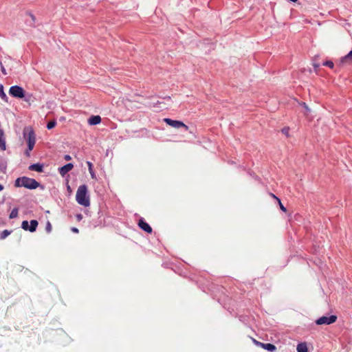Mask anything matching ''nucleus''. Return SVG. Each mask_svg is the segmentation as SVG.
Here are the masks:
<instances>
[{
    "label": "nucleus",
    "mask_w": 352,
    "mask_h": 352,
    "mask_svg": "<svg viewBox=\"0 0 352 352\" xmlns=\"http://www.w3.org/2000/svg\"><path fill=\"white\" fill-rule=\"evenodd\" d=\"M262 348L271 352H273L276 349V346L271 343H263Z\"/></svg>",
    "instance_id": "14"
},
{
    "label": "nucleus",
    "mask_w": 352,
    "mask_h": 352,
    "mask_svg": "<svg viewBox=\"0 0 352 352\" xmlns=\"http://www.w3.org/2000/svg\"><path fill=\"white\" fill-rule=\"evenodd\" d=\"M76 219H77V221H81V220H82V214H77L76 215Z\"/></svg>",
    "instance_id": "30"
},
{
    "label": "nucleus",
    "mask_w": 352,
    "mask_h": 352,
    "mask_svg": "<svg viewBox=\"0 0 352 352\" xmlns=\"http://www.w3.org/2000/svg\"><path fill=\"white\" fill-rule=\"evenodd\" d=\"M6 169V164L3 162L0 161V170L4 171Z\"/></svg>",
    "instance_id": "27"
},
{
    "label": "nucleus",
    "mask_w": 352,
    "mask_h": 352,
    "mask_svg": "<svg viewBox=\"0 0 352 352\" xmlns=\"http://www.w3.org/2000/svg\"><path fill=\"white\" fill-rule=\"evenodd\" d=\"M52 229V224L49 221H47L46 226H45V230L47 233H50V232H51Z\"/></svg>",
    "instance_id": "25"
},
{
    "label": "nucleus",
    "mask_w": 352,
    "mask_h": 352,
    "mask_svg": "<svg viewBox=\"0 0 352 352\" xmlns=\"http://www.w3.org/2000/svg\"><path fill=\"white\" fill-rule=\"evenodd\" d=\"M71 230L74 232V233H78L79 232V230L77 228H75V227H72L71 228Z\"/></svg>",
    "instance_id": "31"
},
{
    "label": "nucleus",
    "mask_w": 352,
    "mask_h": 352,
    "mask_svg": "<svg viewBox=\"0 0 352 352\" xmlns=\"http://www.w3.org/2000/svg\"><path fill=\"white\" fill-rule=\"evenodd\" d=\"M1 72L2 73L4 74V75H6L7 74V72H6V70L5 69V67L1 65Z\"/></svg>",
    "instance_id": "33"
},
{
    "label": "nucleus",
    "mask_w": 352,
    "mask_h": 352,
    "mask_svg": "<svg viewBox=\"0 0 352 352\" xmlns=\"http://www.w3.org/2000/svg\"><path fill=\"white\" fill-rule=\"evenodd\" d=\"M254 344H255L256 346H260V347H261V348H262V345H263V342H261L257 341V340H254Z\"/></svg>",
    "instance_id": "29"
},
{
    "label": "nucleus",
    "mask_w": 352,
    "mask_h": 352,
    "mask_svg": "<svg viewBox=\"0 0 352 352\" xmlns=\"http://www.w3.org/2000/svg\"><path fill=\"white\" fill-rule=\"evenodd\" d=\"M23 139L27 142V148L25 151V156L30 157V152L34 148L36 138V134L32 127H26L23 131Z\"/></svg>",
    "instance_id": "1"
},
{
    "label": "nucleus",
    "mask_w": 352,
    "mask_h": 352,
    "mask_svg": "<svg viewBox=\"0 0 352 352\" xmlns=\"http://www.w3.org/2000/svg\"><path fill=\"white\" fill-rule=\"evenodd\" d=\"M337 320V316L331 315L330 316H322L316 320V323L318 325L330 324L334 323Z\"/></svg>",
    "instance_id": "5"
},
{
    "label": "nucleus",
    "mask_w": 352,
    "mask_h": 352,
    "mask_svg": "<svg viewBox=\"0 0 352 352\" xmlns=\"http://www.w3.org/2000/svg\"><path fill=\"white\" fill-rule=\"evenodd\" d=\"M289 127H284L283 129H282V133L283 134H285L287 137L289 136Z\"/></svg>",
    "instance_id": "28"
},
{
    "label": "nucleus",
    "mask_w": 352,
    "mask_h": 352,
    "mask_svg": "<svg viewBox=\"0 0 352 352\" xmlns=\"http://www.w3.org/2000/svg\"><path fill=\"white\" fill-rule=\"evenodd\" d=\"M15 186H18V187L22 186V179L21 178L19 177L16 179V180L15 182Z\"/></svg>",
    "instance_id": "26"
},
{
    "label": "nucleus",
    "mask_w": 352,
    "mask_h": 352,
    "mask_svg": "<svg viewBox=\"0 0 352 352\" xmlns=\"http://www.w3.org/2000/svg\"><path fill=\"white\" fill-rule=\"evenodd\" d=\"M87 164L88 166L89 172L91 175V177L92 179L96 178V173L94 170V166L93 164L91 162H87Z\"/></svg>",
    "instance_id": "17"
},
{
    "label": "nucleus",
    "mask_w": 352,
    "mask_h": 352,
    "mask_svg": "<svg viewBox=\"0 0 352 352\" xmlns=\"http://www.w3.org/2000/svg\"><path fill=\"white\" fill-rule=\"evenodd\" d=\"M10 94L14 97L22 98V87L19 86H12L10 89Z\"/></svg>",
    "instance_id": "7"
},
{
    "label": "nucleus",
    "mask_w": 352,
    "mask_h": 352,
    "mask_svg": "<svg viewBox=\"0 0 352 352\" xmlns=\"http://www.w3.org/2000/svg\"><path fill=\"white\" fill-rule=\"evenodd\" d=\"M34 100V98L29 94H26L25 91L23 90V100H25L28 102V105L31 104V102H33Z\"/></svg>",
    "instance_id": "16"
},
{
    "label": "nucleus",
    "mask_w": 352,
    "mask_h": 352,
    "mask_svg": "<svg viewBox=\"0 0 352 352\" xmlns=\"http://www.w3.org/2000/svg\"><path fill=\"white\" fill-rule=\"evenodd\" d=\"M64 159L67 161H69L72 160V157L69 155H65Z\"/></svg>",
    "instance_id": "32"
},
{
    "label": "nucleus",
    "mask_w": 352,
    "mask_h": 352,
    "mask_svg": "<svg viewBox=\"0 0 352 352\" xmlns=\"http://www.w3.org/2000/svg\"><path fill=\"white\" fill-rule=\"evenodd\" d=\"M3 189V185L0 184V191H1Z\"/></svg>",
    "instance_id": "36"
},
{
    "label": "nucleus",
    "mask_w": 352,
    "mask_h": 352,
    "mask_svg": "<svg viewBox=\"0 0 352 352\" xmlns=\"http://www.w3.org/2000/svg\"><path fill=\"white\" fill-rule=\"evenodd\" d=\"M74 168V164L72 163H68L63 166L58 168V172L60 175L64 177L67 173H69Z\"/></svg>",
    "instance_id": "9"
},
{
    "label": "nucleus",
    "mask_w": 352,
    "mask_h": 352,
    "mask_svg": "<svg viewBox=\"0 0 352 352\" xmlns=\"http://www.w3.org/2000/svg\"><path fill=\"white\" fill-rule=\"evenodd\" d=\"M322 65L324 66H327V67H329V68H333V66H334V64L331 61V60H327V61H324Z\"/></svg>",
    "instance_id": "24"
},
{
    "label": "nucleus",
    "mask_w": 352,
    "mask_h": 352,
    "mask_svg": "<svg viewBox=\"0 0 352 352\" xmlns=\"http://www.w3.org/2000/svg\"><path fill=\"white\" fill-rule=\"evenodd\" d=\"M38 187L42 190L44 189V186L41 185L40 183L34 179L23 176V188L34 190Z\"/></svg>",
    "instance_id": "3"
},
{
    "label": "nucleus",
    "mask_w": 352,
    "mask_h": 352,
    "mask_svg": "<svg viewBox=\"0 0 352 352\" xmlns=\"http://www.w3.org/2000/svg\"><path fill=\"white\" fill-rule=\"evenodd\" d=\"M25 15L30 18V20L26 19L25 22L30 26H34L35 23V16L30 12H26Z\"/></svg>",
    "instance_id": "12"
},
{
    "label": "nucleus",
    "mask_w": 352,
    "mask_h": 352,
    "mask_svg": "<svg viewBox=\"0 0 352 352\" xmlns=\"http://www.w3.org/2000/svg\"><path fill=\"white\" fill-rule=\"evenodd\" d=\"M87 193V186L85 184H82L78 187L76 195V201L85 207L90 205L89 196Z\"/></svg>",
    "instance_id": "2"
},
{
    "label": "nucleus",
    "mask_w": 352,
    "mask_h": 352,
    "mask_svg": "<svg viewBox=\"0 0 352 352\" xmlns=\"http://www.w3.org/2000/svg\"><path fill=\"white\" fill-rule=\"evenodd\" d=\"M302 105L305 108V109L309 111V109L308 108L307 105L306 104L305 102H302Z\"/></svg>",
    "instance_id": "34"
},
{
    "label": "nucleus",
    "mask_w": 352,
    "mask_h": 352,
    "mask_svg": "<svg viewBox=\"0 0 352 352\" xmlns=\"http://www.w3.org/2000/svg\"><path fill=\"white\" fill-rule=\"evenodd\" d=\"M18 212H19V210L18 208H14L10 212V219H14L15 217H16L18 216Z\"/></svg>",
    "instance_id": "20"
},
{
    "label": "nucleus",
    "mask_w": 352,
    "mask_h": 352,
    "mask_svg": "<svg viewBox=\"0 0 352 352\" xmlns=\"http://www.w3.org/2000/svg\"><path fill=\"white\" fill-rule=\"evenodd\" d=\"M10 234V232L8 230H5L0 234V239H6L9 234Z\"/></svg>",
    "instance_id": "21"
},
{
    "label": "nucleus",
    "mask_w": 352,
    "mask_h": 352,
    "mask_svg": "<svg viewBox=\"0 0 352 352\" xmlns=\"http://www.w3.org/2000/svg\"><path fill=\"white\" fill-rule=\"evenodd\" d=\"M272 195L273 196V197L278 200L280 210L283 212H286V208L282 204L280 199L276 197L274 194H272Z\"/></svg>",
    "instance_id": "22"
},
{
    "label": "nucleus",
    "mask_w": 352,
    "mask_h": 352,
    "mask_svg": "<svg viewBox=\"0 0 352 352\" xmlns=\"http://www.w3.org/2000/svg\"><path fill=\"white\" fill-rule=\"evenodd\" d=\"M313 66L315 68V69H317L319 67H320V65L318 63H314L313 64Z\"/></svg>",
    "instance_id": "35"
},
{
    "label": "nucleus",
    "mask_w": 352,
    "mask_h": 352,
    "mask_svg": "<svg viewBox=\"0 0 352 352\" xmlns=\"http://www.w3.org/2000/svg\"><path fill=\"white\" fill-rule=\"evenodd\" d=\"M38 224V221L34 219L31 220L30 224L28 221H23V230L33 232L36 231Z\"/></svg>",
    "instance_id": "6"
},
{
    "label": "nucleus",
    "mask_w": 352,
    "mask_h": 352,
    "mask_svg": "<svg viewBox=\"0 0 352 352\" xmlns=\"http://www.w3.org/2000/svg\"><path fill=\"white\" fill-rule=\"evenodd\" d=\"M138 226L144 232L150 234L152 232L151 227L144 220L143 218H141L138 221Z\"/></svg>",
    "instance_id": "8"
},
{
    "label": "nucleus",
    "mask_w": 352,
    "mask_h": 352,
    "mask_svg": "<svg viewBox=\"0 0 352 352\" xmlns=\"http://www.w3.org/2000/svg\"><path fill=\"white\" fill-rule=\"evenodd\" d=\"M56 125V121L55 120L50 121L47 124V129H52Z\"/></svg>",
    "instance_id": "23"
},
{
    "label": "nucleus",
    "mask_w": 352,
    "mask_h": 352,
    "mask_svg": "<svg viewBox=\"0 0 352 352\" xmlns=\"http://www.w3.org/2000/svg\"><path fill=\"white\" fill-rule=\"evenodd\" d=\"M28 169L30 170L36 171L38 173H43L44 169V164L41 163L33 164L28 167Z\"/></svg>",
    "instance_id": "10"
},
{
    "label": "nucleus",
    "mask_w": 352,
    "mask_h": 352,
    "mask_svg": "<svg viewBox=\"0 0 352 352\" xmlns=\"http://www.w3.org/2000/svg\"><path fill=\"white\" fill-rule=\"evenodd\" d=\"M164 122H166L168 125L175 128L179 129L180 127H183L185 129L186 131L188 130V126L186 125L183 122L179 120H172L170 118H164Z\"/></svg>",
    "instance_id": "4"
},
{
    "label": "nucleus",
    "mask_w": 352,
    "mask_h": 352,
    "mask_svg": "<svg viewBox=\"0 0 352 352\" xmlns=\"http://www.w3.org/2000/svg\"><path fill=\"white\" fill-rule=\"evenodd\" d=\"M297 352H308L306 342H300L298 344L296 347Z\"/></svg>",
    "instance_id": "13"
},
{
    "label": "nucleus",
    "mask_w": 352,
    "mask_h": 352,
    "mask_svg": "<svg viewBox=\"0 0 352 352\" xmlns=\"http://www.w3.org/2000/svg\"><path fill=\"white\" fill-rule=\"evenodd\" d=\"M352 60V50H351L346 56L342 57L341 62L345 63Z\"/></svg>",
    "instance_id": "18"
},
{
    "label": "nucleus",
    "mask_w": 352,
    "mask_h": 352,
    "mask_svg": "<svg viewBox=\"0 0 352 352\" xmlns=\"http://www.w3.org/2000/svg\"><path fill=\"white\" fill-rule=\"evenodd\" d=\"M164 99L170 100V96H166V97L164 98Z\"/></svg>",
    "instance_id": "37"
},
{
    "label": "nucleus",
    "mask_w": 352,
    "mask_h": 352,
    "mask_svg": "<svg viewBox=\"0 0 352 352\" xmlns=\"http://www.w3.org/2000/svg\"><path fill=\"white\" fill-rule=\"evenodd\" d=\"M0 148L1 150H6V142L4 139V133L3 130L0 129Z\"/></svg>",
    "instance_id": "15"
},
{
    "label": "nucleus",
    "mask_w": 352,
    "mask_h": 352,
    "mask_svg": "<svg viewBox=\"0 0 352 352\" xmlns=\"http://www.w3.org/2000/svg\"><path fill=\"white\" fill-rule=\"evenodd\" d=\"M0 97L5 101H7V96L3 91V86L0 85Z\"/></svg>",
    "instance_id": "19"
},
{
    "label": "nucleus",
    "mask_w": 352,
    "mask_h": 352,
    "mask_svg": "<svg viewBox=\"0 0 352 352\" xmlns=\"http://www.w3.org/2000/svg\"><path fill=\"white\" fill-rule=\"evenodd\" d=\"M101 122V118L100 116H91L88 119V123L90 125H96Z\"/></svg>",
    "instance_id": "11"
}]
</instances>
